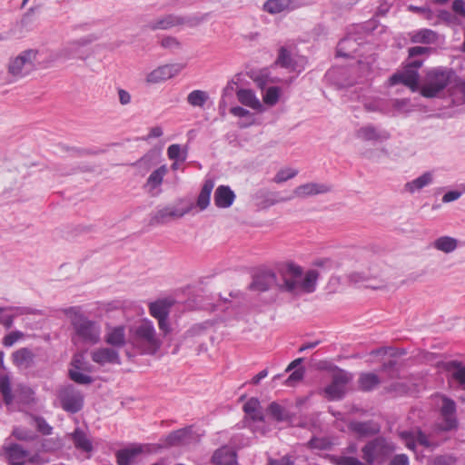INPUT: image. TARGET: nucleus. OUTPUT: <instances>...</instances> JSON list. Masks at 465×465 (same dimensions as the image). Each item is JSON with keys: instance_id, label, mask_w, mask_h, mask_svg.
<instances>
[{"instance_id": "nucleus-1", "label": "nucleus", "mask_w": 465, "mask_h": 465, "mask_svg": "<svg viewBox=\"0 0 465 465\" xmlns=\"http://www.w3.org/2000/svg\"><path fill=\"white\" fill-rule=\"evenodd\" d=\"M319 273L316 270H309L305 274L300 266L290 263L280 270L279 276L268 271L256 274L250 289L254 292H266L276 286L281 292L292 294L311 293L316 289Z\"/></svg>"}, {"instance_id": "nucleus-2", "label": "nucleus", "mask_w": 465, "mask_h": 465, "mask_svg": "<svg viewBox=\"0 0 465 465\" xmlns=\"http://www.w3.org/2000/svg\"><path fill=\"white\" fill-rule=\"evenodd\" d=\"M128 341L141 354L154 355L163 345L152 321L143 319L129 329Z\"/></svg>"}, {"instance_id": "nucleus-3", "label": "nucleus", "mask_w": 465, "mask_h": 465, "mask_svg": "<svg viewBox=\"0 0 465 465\" xmlns=\"http://www.w3.org/2000/svg\"><path fill=\"white\" fill-rule=\"evenodd\" d=\"M64 315L69 319L73 327L74 343L83 342L94 345L99 342L101 338V326L98 322L90 320L82 312L80 307H68L64 310Z\"/></svg>"}, {"instance_id": "nucleus-4", "label": "nucleus", "mask_w": 465, "mask_h": 465, "mask_svg": "<svg viewBox=\"0 0 465 465\" xmlns=\"http://www.w3.org/2000/svg\"><path fill=\"white\" fill-rule=\"evenodd\" d=\"M396 449L391 440L384 437H376L361 448V458L367 464H383Z\"/></svg>"}, {"instance_id": "nucleus-5", "label": "nucleus", "mask_w": 465, "mask_h": 465, "mask_svg": "<svg viewBox=\"0 0 465 465\" xmlns=\"http://www.w3.org/2000/svg\"><path fill=\"white\" fill-rule=\"evenodd\" d=\"M193 207V203H187L183 199H178L173 203L159 206L151 214L149 223L153 226L166 224L183 218L192 211Z\"/></svg>"}, {"instance_id": "nucleus-6", "label": "nucleus", "mask_w": 465, "mask_h": 465, "mask_svg": "<svg viewBox=\"0 0 465 465\" xmlns=\"http://www.w3.org/2000/svg\"><path fill=\"white\" fill-rule=\"evenodd\" d=\"M452 71L444 68H433L425 77L420 89V94L426 98L437 97L450 82Z\"/></svg>"}, {"instance_id": "nucleus-7", "label": "nucleus", "mask_w": 465, "mask_h": 465, "mask_svg": "<svg viewBox=\"0 0 465 465\" xmlns=\"http://www.w3.org/2000/svg\"><path fill=\"white\" fill-rule=\"evenodd\" d=\"M38 54V51L28 49L11 58L7 66L8 74L15 80L26 76L36 68Z\"/></svg>"}, {"instance_id": "nucleus-8", "label": "nucleus", "mask_w": 465, "mask_h": 465, "mask_svg": "<svg viewBox=\"0 0 465 465\" xmlns=\"http://www.w3.org/2000/svg\"><path fill=\"white\" fill-rule=\"evenodd\" d=\"M98 37L94 35L70 41L61 47V54L63 61L69 60H81L85 61L90 56V52L85 49V46L97 40Z\"/></svg>"}, {"instance_id": "nucleus-9", "label": "nucleus", "mask_w": 465, "mask_h": 465, "mask_svg": "<svg viewBox=\"0 0 465 465\" xmlns=\"http://www.w3.org/2000/svg\"><path fill=\"white\" fill-rule=\"evenodd\" d=\"M306 61L303 56H300L295 52L293 45L281 46L278 50V55L275 64L290 71L300 72L304 68Z\"/></svg>"}, {"instance_id": "nucleus-10", "label": "nucleus", "mask_w": 465, "mask_h": 465, "mask_svg": "<svg viewBox=\"0 0 465 465\" xmlns=\"http://www.w3.org/2000/svg\"><path fill=\"white\" fill-rule=\"evenodd\" d=\"M173 305V302L170 299L157 300L149 304L150 314L158 321V326L163 335L165 336L171 331L168 321L170 309Z\"/></svg>"}, {"instance_id": "nucleus-11", "label": "nucleus", "mask_w": 465, "mask_h": 465, "mask_svg": "<svg viewBox=\"0 0 465 465\" xmlns=\"http://www.w3.org/2000/svg\"><path fill=\"white\" fill-rule=\"evenodd\" d=\"M58 398L62 408L70 413H76L84 406V397L82 393L73 385H67L60 389Z\"/></svg>"}, {"instance_id": "nucleus-12", "label": "nucleus", "mask_w": 465, "mask_h": 465, "mask_svg": "<svg viewBox=\"0 0 465 465\" xmlns=\"http://www.w3.org/2000/svg\"><path fill=\"white\" fill-rule=\"evenodd\" d=\"M351 380V375L343 370L334 372L331 382L324 389L326 397L330 401L342 399L346 392V386Z\"/></svg>"}, {"instance_id": "nucleus-13", "label": "nucleus", "mask_w": 465, "mask_h": 465, "mask_svg": "<svg viewBox=\"0 0 465 465\" xmlns=\"http://www.w3.org/2000/svg\"><path fill=\"white\" fill-rule=\"evenodd\" d=\"M204 18V16L201 18H185L175 15H167L155 20L150 21L147 25V27L151 30H167L173 26L184 24H189L191 25H198L202 23Z\"/></svg>"}, {"instance_id": "nucleus-14", "label": "nucleus", "mask_w": 465, "mask_h": 465, "mask_svg": "<svg viewBox=\"0 0 465 465\" xmlns=\"http://www.w3.org/2000/svg\"><path fill=\"white\" fill-rule=\"evenodd\" d=\"M357 139L371 143H384L391 138V134L386 129L367 124L355 131Z\"/></svg>"}, {"instance_id": "nucleus-15", "label": "nucleus", "mask_w": 465, "mask_h": 465, "mask_svg": "<svg viewBox=\"0 0 465 465\" xmlns=\"http://www.w3.org/2000/svg\"><path fill=\"white\" fill-rule=\"evenodd\" d=\"M200 441V435L195 433L191 427L183 428L171 432L165 438L164 446H191Z\"/></svg>"}, {"instance_id": "nucleus-16", "label": "nucleus", "mask_w": 465, "mask_h": 465, "mask_svg": "<svg viewBox=\"0 0 465 465\" xmlns=\"http://www.w3.org/2000/svg\"><path fill=\"white\" fill-rule=\"evenodd\" d=\"M183 69L181 64H168L158 66L146 76L149 84H158L177 75Z\"/></svg>"}, {"instance_id": "nucleus-17", "label": "nucleus", "mask_w": 465, "mask_h": 465, "mask_svg": "<svg viewBox=\"0 0 465 465\" xmlns=\"http://www.w3.org/2000/svg\"><path fill=\"white\" fill-rule=\"evenodd\" d=\"M455 401L451 399L444 397L442 400V406L440 409L442 422L440 424V428L442 430H450L456 427L457 420L455 418Z\"/></svg>"}, {"instance_id": "nucleus-18", "label": "nucleus", "mask_w": 465, "mask_h": 465, "mask_svg": "<svg viewBox=\"0 0 465 465\" xmlns=\"http://www.w3.org/2000/svg\"><path fill=\"white\" fill-rule=\"evenodd\" d=\"M4 455L9 465H25L29 451L18 443H10L4 447Z\"/></svg>"}, {"instance_id": "nucleus-19", "label": "nucleus", "mask_w": 465, "mask_h": 465, "mask_svg": "<svg viewBox=\"0 0 465 465\" xmlns=\"http://www.w3.org/2000/svg\"><path fill=\"white\" fill-rule=\"evenodd\" d=\"M332 186L324 183H307L297 186L293 191V195L300 198H306L318 194H323L331 192Z\"/></svg>"}, {"instance_id": "nucleus-20", "label": "nucleus", "mask_w": 465, "mask_h": 465, "mask_svg": "<svg viewBox=\"0 0 465 465\" xmlns=\"http://www.w3.org/2000/svg\"><path fill=\"white\" fill-rule=\"evenodd\" d=\"M92 361L99 365L120 364L119 352L114 348H99L91 352Z\"/></svg>"}, {"instance_id": "nucleus-21", "label": "nucleus", "mask_w": 465, "mask_h": 465, "mask_svg": "<svg viewBox=\"0 0 465 465\" xmlns=\"http://www.w3.org/2000/svg\"><path fill=\"white\" fill-rule=\"evenodd\" d=\"M399 436L404 441L406 447L412 450L415 449L417 443L426 448H430L431 446L426 434L420 430L415 431L402 430L399 432Z\"/></svg>"}, {"instance_id": "nucleus-22", "label": "nucleus", "mask_w": 465, "mask_h": 465, "mask_svg": "<svg viewBox=\"0 0 465 465\" xmlns=\"http://www.w3.org/2000/svg\"><path fill=\"white\" fill-rule=\"evenodd\" d=\"M389 81L391 85L403 84L404 85L414 90L418 85L419 74L418 71L414 70L413 68L406 66L402 73L392 74Z\"/></svg>"}, {"instance_id": "nucleus-23", "label": "nucleus", "mask_w": 465, "mask_h": 465, "mask_svg": "<svg viewBox=\"0 0 465 465\" xmlns=\"http://www.w3.org/2000/svg\"><path fill=\"white\" fill-rule=\"evenodd\" d=\"M150 451L148 446L135 445L117 450L116 461L118 465H132L136 457L144 452Z\"/></svg>"}, {"instance_id": "nucleus-24", "label": "nucleus", "mask_w": 465, "mask_h": 465, "mask_svg": "<svg viewBox=\"0 0 465 465\" xmlns=\"http://www.w3.org/2000/svg\"><path fill=\"white\" fill-rule=\"evenodd\" d=\"M349 429L360 437H369L379 433L381 426L373 420H353L349 423Z\"/></svg>"}, {"instance_id": "nucleus-25", "label": "nucleus", "mask_w": 465, "mask_h": 465, "mask_svg": "<svg viewBox=\"0 0 465 465\" xmlns=\"http://www.w3.org/2000/svg\"><path fill=\"white\" fill-rule=\"evenodd\" d=\"M35 358V353L29 348H21L12 353L13 363L20 370L31 368Z\"/></svg>"}, {"instance_id": "nucleus-26", "label": "nucleus", "mask_w": 465, "mask_h": 465, "mask_svg": "<svg viewBox=\"0 0 465 465\" xmlns=\"http://www.w3.org/2000/svg\"><path fill=\"white\" fill-rule=\"evenodd\" d=\"M213 198L218 208H229L235 200V193L228 185H219Z\"/></svg>"}, {"instance_id": "nucleus-27", "label": "nucleus", "mask_w": 465, "mask_h": 465, "mask_svg": "<svg viewBox=\"0 0 465 465\" xmlns=\"http://www.w3.org/2000/svg\"><path fill=\"white\" fill-rule=\"evenodd\" d=\"M104 341L107 344L115 348H122L126 343L125 328L123 325L108 328Z\"/></svg>"}, {"instance_id": "nucleus-28", "label": "nucleus", "mask_w": 465, "mask_h": 465, "mask_svg": "<svg viewBox=\"0 0 465 465\" xmlns=\"http://www.w3.org/2000/svg\"><path fill=\"white\" fill-rule=\"evenodd\" d=\"M443 369L450 372L451 378L465 390V365L459 361H450L443 364Z\"/></svg>"}, {"instance_id": "nucleus-29", "label": "nucleus", "mask_w": 465, "mask_h": 465, "mask_svg": "<svg viewBox=\"0 0 465 465\" xmlns=\"http://www.w3.org/2000/svg\"><path fill=\"white\" fill-rule=\"evenodd\" d=\"M434 175L432 172H425L416 179L408 182L405 184V190L410 193H415L433 183Z\"/></svg>"}, {"instance_id": "nucleus-30", "label": "nucleus", "mask_w": 465, "mask_h": 465, "mask_svg": "<svg viewBox=\"0 0 465 465\" xmlns=\"http://www.w3.org/2000/svg\"><path fill=\"white\" fill-rule=\"evenodd\" d=\"M212 461L216 465H234L236 463V454L232 449L223 447L215 450Z\"/></svg>"}, {"instance_id": "nucleus-31", "label": "nucleus", "mask_w": 465, "mask_h": 465, "mask_svg": "<svg viewBox=\"0 0 465 465\" xmlns=\"http://www.w3.org/2000/svg\"><path fill=\"white\" fill-rule=\"evenodd\" d=\"M359 44L356 41V37L350 35L340 41L337 47V55L342 57L352 56L357 52Z\"/></svg>"}, {"instance_id": "nucleus-32", "label": "nucleus", "mask_w": 465, "mask_h": 465, "mask_svg": "<svg viewBox=\"0 0 465 465\" xmlns=\"http://www.w3.org/2000/svg\"><path fill=\"white\" fill-rule=\"evenodd\" d=\"M214 187V182L211 179L204 181L198 195L196 204L201 211L205 210L210 204L211 193Z\"/></svg>"}, {"instance_id": "nucleus-33", "label": "nucleus", "mask_w": 465, "mask_h": 465, "mask_svg": "<svg viewBox=\"0 0 465 465\" xmlns=\"http://www.w3.org/2000/svg\"><path fill=\"white\" fill-rule=\"evenodd\" d=\"M236 94L239 102L243 105L249 106L255 110L262 108V104L256 97L253 91L250 89H239Z\"/></svg>"}, {"instance_id": "nucleus-34", "label": "nucleus", "mask_w": 465, "mask_h": 465, "mask_svg": "<svg viewBox=\"0 0 465 465\" xmlns=\"http://www.w3.org/2000/svg\"><path fill=\"white\" fill-rule=\"evenodd\" d=\"M458 240L450 236H440L432 242L436 250L444 253L453 252L458 248Z\"/></svg>"}, {"instance_id": "nucleus-35", "label": "nucleus", "mask_w": 465, "mask_h": 465, "mask_svg": "<svg viewBox=\"0 0 465 465\" xmlns=\"http://www.w3.org/2000/svg\"><path fill=\"white\" fill-rule=\"evenodd\" d=\"M71 438L76 449L85 452H90L93 450V444L86 433L81 429L77 428L71 434Z\"/></svg>"}, {"instance_id": "nucleus-36", "label": "nucleus", "mask_w": 465, "mask_h": 465, "mask_svg": "<svg viewBox=\"0 0 465 465\" xmlns=\"http://www.w3.org/2000/svg\"><path fill=\"white\" fill-rule=\"evenodd\" d=\"M359 388L363 391H371L374 390L381 383V380L378 375L372 372H362L360 374Z\"/></svg>"}, {"instance_id": "nucleus-37", "label": "nucleus", "mask_w": 465, "mask_h": 465, "mask_svg": "<svg viewBox=\"0 0 465 465\" xmlns=\"http://www.w3.org/2000/svg\"><path fill=\"white\" fill-rule=\"evenodd\" d=\"M167 173L168 168L163 164L154 170L149 175L145 183V186L148 188L149 192H153L162 184L163 177L167 174Z\"/></svg>"}, {"instance_id": "nucleus-38", "label": "nucleus", "mask_w": 465, "mask_h": 465, "mask_svg": "<svg viewBox=\"0 0 465 465\" xmlns=\"http://www.w3.org/2000/svg\"><path fill=\"white\" fill-rule=\"evenodd\" d=\"M294 0H267L263 9L270 14H279L282 11L292 9Z\"/></svg>"}, {"instance_id": "nucleus-39", "label": "nucleus", "mask_w": 465, "mask_h": 465, "mask_svg": "<svg viewBox=\"0 0 465 465\" xmlns=\"http://www.w3.org/2000/svg\"><path fill=\"white\" fill-rule=\"evenodd\" d=\"M411 41L416 44H433L437 41V34L430 29H420L411 35Z\"/></svg>"}, {"instance_id": "nucleus-40", "label": "nucleus", "mask_w": 465, "mask_h": 465, "mask_svg": "<svg viewBox=\"0 0 465 465\" xmlns=\"http://www.w3.org/2000/svg\"><path fill=\"white\" fill-rule=\"evenodd\" d=\"M267 413L278 422L287 421L292 418L290 412L275 401L269 404Z\"/></svg>"}, {"instance_id": "nucleus-41", "label": "nucleus", "mask_w": 465, "mask_h": 465, "mask_svg": "<svg viewBox=\"0 0 465 465\" xmlns=\"http://www.w3.org/2000/svg\"><path fill=\"white\" fill-rule=\"evenodd\" d=\"M260 401L256 398H251L244 405V412L251 417L252 420L263 421L264 416L259 410Z\"/></svg>"}, {"instance_id": "nucleus-42", "label": "nucleus", "mask_w": 465, "mask_h": 465, "mask_svg": "<svg viewBox=\"0 0 465 465\" xmlns=\"http://www.w3.org/2000/svg\"><path fill=\"white\" fill-rule=\"evenodd\" d=\"M207 92L203 90H193L187 95V103L193 107H203L208 101Z\"/></svg>"}, {"instance_id": "nucleus-43", "label": "nucleus", "mask_w": 465, "mask_h": 465, "mask_svg": "<svg viewBox=\"0 0 465 465\" xmlns=\"http://www.w3.org/2000/svg\"><path fill=\"white\" fill-rule=\"evenodd\" d=\"M363 106L368 112L390 113L389 102L381 98L366 101Z\"/></svg>"}, {"instance_id": "nucleus-44", "label": "nucleus", "mask_w": 465, "mask_h": 465, "mask_svg": "<svg viewBox=\"0 0 465 465\" xmlns=\"http://www.w3.org/2000/svg\"><path fill=\"white\" fill-rule=\"evenodd\" d=\"M0 392L2 393L4 402L6 405L13 402L14 396L12 394L10 378L6 373L0 375Z\"/></svg>"}, {"instance_id": "nucleus-45", "label": "nucleus", "mask_w": 465, "mask_h": 465, "mask_svg": "<svg viewBox=\"0 0 465 465\" xmlns=\"http://www.w3.org/2000/svg\"><path fill=\"white\" fill-rule=\"evenodd\" d=\"M169 159L174 161L184 162L187 157V149H183L180 144H171L167 149Z\"/></svg>"}, {"instance_id": "nucleus-46", "label": "nucleus", "mask_w": 465, "mask_h": 465, "mask_svg": "<svg viewBox=\"0 0 465 465\" xmlns=\"http://www.w3.org/2000/svg\"><path fill=\"white\" fill-rule=\"evenodd\" d=\"M81 370L73 369L69 371V376L72 381L78 384H90L93 382V378L87 374L80 371Z\"/></svg>"}, {"instance_id": "nucleus-47", "label": "nucleus", "mask_w": 465, "mask_h": 465, "mask_svg": "<svg viewBox=\"0 0 465 465\" xmlns=\"http://www.w3.org/2000/svg\"><path fill=\"white\" fill-rule=\"evenodd\" d=\"M298 174V171L292 168H286L280 170L273 178L276 183H282L295 177Z\"/></svg>"}, {"instance_id": "nucleus-48", "label": "nucleus", "mask_w": 465, "mask_h": 465, "mask_svg": "<svg viewBox=\"0 0 465 465\" xmlns=\"http://www.w3.org/2000/svg\"><path fill=\"white\" fill-rule=\"evenodd\" d=\"M349 279L351 282L354 283H363L365 287L373 289L379 288V286L373 285L371 282H369V276L363 272H352L349 275Z\"/></svg>"}, {"instance_id": "nucleus-49", "label": "nucleus", "mask_w": 465, "mask_h": 465, "mask_svg": "<svg viewBox=\"0 0 465 465\" xmlns=\"http://www.w3.org/2000/svg\"><path fill=\"white\" fill-rule=\"evenodd\" d=\"M161 46L164 49L170 50L172 52H174L176 50H179L182 46L181 43L176 37L173 36H164L161 40Z\"/></svg>"}, {"instance_id": "nucleus-50", "label": "nucleus", "mask_w": 465, "mask_h": 465, "mask_svg": "<svg viewBox=\"0 0 465 465\" xmlns=\"http://www.w3.org/2000/svg\"><path fill=\"white\" fill-rule=\"evenodd\" d=\"M61 54V48L56 51H50L46 54V56L42 61H36L38 64H43L45 67H49L51 64L56 61H63Z\"/></svg>"}, {"instance_id": "nucleus-51", "label": "nucleus", "mask_w": 465, "mask_h": 465, "mask_svg": "<svg viewBox=\"0 0 465 465\" xmlns=\"http://www.w3.org/2000/svg\"><path fill=\"white\" fill-rule=\"evenodd\" d=\"M35 425L36 430L43 435H51L53 432V427L47 423L45 419L43 417H35Z\"/></svg>"}, {"instance_id": "nucleus-52", "label": "nucleus", "mask_w": 465, "mask_h": 465, "mask_svg": "<svg viewBox=\"0 0 465 465\" xmlns=\"http://www.w3.org/2000/svg\"><path fill=\"white\" fill-rule=\"evenodd\" d=\"M279 94L280 91L278 87L272 86L267 89L264 96H263V102L266 104L273 105L275 104L279 100Z\"/></svg>"}, {"instance_id": "nucleus-53", "label": "nucleus", "mask_w": 465, "mask_h": 465, "mask_svg": "<svg viewBox=\"0 0 465 465\" xmlns=\"http://www.w3.org/2000/svg\"><path fill=\"white\" fill-rule=\"evenodd\" d=\"M456 458L450 454L438 455L431 460L432 465H453Z\"/></svg>"}, {"instance_id": "nucleus-54", "label": "nucleus", "mask_w": 465, "mask_h": 465, "mask_svg": "<svg viewBox=\"0 0 465 465\" xmlns=\"http://www.w3.org/2000/svg\"><path fill=\"white\" fill-rule=\"evenodd\" d=\"M13 310L12 307L3 308L0 307V324L4 325L5 328L9 329L12 327L14 322V317L6 313V311Z\"/></svg>"}, {"instance_id": "nucleus-55", "label": "nucleus", "mask_w": 465, "mask_h": 465, "mask_svg": "<svg viewBox=\"0 0 465 465\" xmlns=\"http://www.w3.org/2000/svg\"><path fill=\"white\" fill-rule=\"evenodd\" d=\"M267 197H268V199L266 200L265 206H270V205H272V204H275V203H278L290 201V200H292L293 198V196H292V195L286 196V197H282L278 193H267Z\"/></svg>"}, {"instance_id": "nucleus-56", "label": "nucleus", "mask_w": 465, "mask_h": 465, "mask_svg": "<svg viewBox=\"0 0 465 465\" xmlns=\"http://www.w3.org/2000/svg\"><path fill=\"white\" fill-rule=\"evenodd\" d=\"M62 447V442L59 439H46L42 442V448L45 451H53Z\"/></svg>"}, {"instance_id": "nucleus-57", "label": "nucleus", "mask_w": 465, "mask_h": 465, "mask_svg": "<svg viewBox=\"0 0 465 465\" xmlns=\"http://www.w3.org/2000/svg\"><path fill=\"white\" fill-rule=\"evenodd\" d=\"M13 435L20 440H33L35 438V435L31 431L21 428L15 429Z\"/></svg>"}, {"instance_id": "nucleus-58", "label": "nucleus", "mask_w": 465, "mask_h": 465, "mask_svg": "<svg viewBox=\"0 0 465 465\" xmlns=\"http://www.w3.org/2000/svg\"><path fill=\"white\" fill-rule=\"evenodd\" d=\"M154 158V153L150 152L140 158L137 162H135L133 165L136 167L144 166L145 169H149L153 165V161Z\"/></svg>"}, {"instance_id": "nucleus-59", "label": "nucleus", "mask_w": 465, "mask_h": 465, "mask_svg": "<svg viewBox=\"0 0 465 465\" xmlns=\"http://www.w3.org/2000/svg\"><path fill=\"white\" fill-rule=\"evenodd\" d=\"M410 104V100L408 99H393L389 102V105L392 107L393 110L402 113L406 111Z\"/></svg>"}, {"instance_id": "nucleus-60", "label": "nucleus", "mask_w": 465, "mask_h": 465, "mask_svg": "<svg viewBox=\"0 0 465 465\" xmlns=\"http://www.w3.org/2000/svg\"><path fill=\"white\" fill-rule=\"evenodd\" d=\"M24 336L23 332L19 331H12L5 335L3 340V344L6 347L14 345L19 339Z\"/></svg>"}, {"instance_id": "nucleus-61", "label": "nucleus", "mask_w": 465, "mask_h": 465, "mask_svg": "<svg viewBox=\"0 0 465 465\" xmlns=\"http://www.w3.org/2000/svg\"><path fill=\"white\" fill-rule=\"evenodd\" d=\"M305 370L303 368L296 369L286 380V383L289 386L294 385L296 382L303 379Z\"/></svg>"}, {"instance_id": "nucleus-62", "label": "nucleus", "mask_w": 465, "mask_h": 465, "mask_svg": "<svg viewBox=\"0 0 465 465\" xmlns=\"http://www.w3.org/2000/svg\"><path fill=\"white\" fill-rule=\"evenodd\" d=\"M337 465H371L367 464L365 461L362 462L356 457L352 456H343L339 458L337 460Z\"/></svg>"}, {"instance_id": "nucleus-63", "label": "nucleus", "mask_w": 465, "mask_h": 465, "mask_svg": "<svg viewBox=\"0 0 465 465\" xmlns=\"http://www.w3.org/2000/svg\"><path fill=\"white\" fill-rule=\"evenodd\" d=\"M430 51V48L429 47H423V46H413L409 48V57L414 58L419 55L428 54Z\"/></svg>"}, {"instance_id": "nucleus-64", "label": "nucleus", "mask_w": 465, "mask_h": 465, "mask_svg": "<svg viewBox=\"0 0 465 465\" xmlns=\"http://www.w3.org/2000/svg\"><path fill=\"white\" fill-rule=\"evenodd\" d=\"M389 465H410V460L406 454H397L391 458Z\"/></svg>"}]
</instances>
